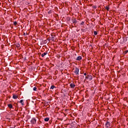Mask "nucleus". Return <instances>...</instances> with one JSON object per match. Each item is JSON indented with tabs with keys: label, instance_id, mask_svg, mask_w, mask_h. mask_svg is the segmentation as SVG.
Segmentation results:
<instances>
[{
	"label": "nucleus",
	"instance_id": "nucleus-14",
	"mask_svg": "<svg viewBox=\"0 0 128 128\" xmlns=\"http://www.w3.org/2000/svg\"><path fill=\"white\" fill-rule=\"evenodd\" d=\"M94 36H96L98 34V32H96L94 31Z\"/></svg>",
	"mask_w": 128,
	"mask_h": 128
},
{
	"label": "nucleus",
	"instance_id": "nucleus-7",
	"mask_svg": "<svg viewBox=\"0 0 128 128\" xmlns=\"http://www.w3.org/2000/svg\"><path fill=\"white\" fill-rule=\"evenodd\" d=\"M18 96L16 95H13V98H14V100H16V98H18Z\"/></svg>",
	"mask_w": 128,
	"mask_h": 128
},
{
	"label": "nucleus",
	"instance_id": "nucleus-13",
	"mask_svg": "<svg viewBox=\"0 0 128 128\" xmlns=\"http://www.w3.org/2000/svg\"><path fill=\"white\" fill-rule=\"evenodd\" d=\"M16 24H18V22H14V26H16Z\"/></svg>",
	"mask_w": 128,
	"mask_h": 128
},
{
	"label": "nucleus",
	"instance_id": "nucleus-16",
	"mask_svg": "<svg viewBox=\"0 0 128 128\" xmlns=\"http://www.w3.org/2000/svg\"><path fill=\"white\" fill-rule=\"evenodd\" d=\"M106 10H110V8H109L108 7H106Z\"/></svg>",
	"mask_w": 128,
	"mask_h": 128
},
{
	"label": "nucleus",
	"instance_id": "nucleus-4",
	"mask_svg": "<svg viewBox=\"0 0 128 128\" xmlns=\"http://www.w3.org/2000/svg\"><path fill=\"white\" fill-rule=\"evenodd\" d=\"M47 54H48V52H44L43 54H41V56H42V58H44V56H46Z\"/></svg>",
	"mask_w": 128,
	"mask_h": 128
},
{
	"label": "nucleus",
	"instance_id": "nucleus-20",
	"mask_svg": "<svg viewBox=\"0 0 128 128\" xmlns=\"http://www.w3.org/2000/svg\"><path fill=\"white\" fill-rule=\"evenodd\" d=\"M24 36H26V34L24 33Z\"/></svg>",
	"mask_w": 128,
	"mask_h": 128
},
{
	"label": "nucleus",
	"instance_id": "nucleus-8",
	"mask_svg": "<svg viewBox=\"0 0 128 128\" xmlns=\"http://www.w3.org/2000/svg\"><path fill=\"white\" fill-rule=\"evenodd\" d=\"M8 106L10 108H12V104H8Z\"/></svg>",
	"mask_w": 128,
	"mask_h": 128
},
{
	"label": "nucleus",
	"instance_id": "nucleus-6",
	"mask_svg": "<svg viewBox=\"0 0 128 128\" xmlns=\"http://www.w3.org/2000/svg\"><path fill=\"white\" fill-rule=\"evenodd\" d=\"M82 56H78V57L77 58L76 60H82Z\"/></svg>",
	"mask_w": 128,
	"mask_h": 128
},
{
	"label": "nucleus",
	"instance_id": "nucleus-10",
	"mask_svg": "<svg viewBox=\"0 0 128 128\" xmlns=\"http://www.w3.org/2000/svg\"><path fill=\"white\" fill-rule=\"evenodd\" d=\"M20 104H22V106H24V100H21L20 102Z\"/></svg>",
	"mask_w": 128,
	"mask_h": 128
},
{
	"label": "nucleus",
	"instance_id": "nucleus-17",
	"mask_svg": "<svg viewBox=\"0 0 128 128\" xmlns=\"http://www.w3.org/2000/svg\"><path fill=\"white\" fill-rule=\"evenodd\" d=\"M84 24V22H82L81 24Z\"/></svg>",
	"mask_w": 128,
	"mask_h": 128
},
{
	"label": "nucleus",
	"instance_id": "nucleus-3",
	"mask_svg": "<svg viewBox=\"0 0 128 128\" xmlns=\"http://www.w3.org/2000/svg\"><path fill=\"white\" fill-rule=\"evenodd\" d=\"M106 128H110V122H107L106 124Z\"/></svg>",
	"mask_w": 128,
	"mask_h": 128
},
{
	"label": "nucleus",
	"instance_id": "nucleus-11",
	"mask_svg": "<svg viewBox=\"0 0 128 128\" xmlns=\"http://www.w3.org/2000/svg\"><path fill=\"white\" fill-rule=\"evenodd\" d=\"M54 88H56V86H52L50 87V89L54 90Z\"/></svg>",
	"mask_w": 128,
	"mask_h": 128
},
{
	"label": "nucleus",
	"instance_id": "nucleus-9",
	"mask_svg": "<svg viewBox=\"0 0 128 128\" xmlns=\"http://www.w3.org/2000/svg\"><path fill=\"white\" fill-rule=\"evenodd\" d=\"M44 120L45 122H48V120H50V118H45L44 119Z\"/></svg>",
	"mask_w": 128,
	"mask_h": 128
},
{
	"label": "nucleus",
	"instance_id": "nucleus-2",
	"mask_svg": "<svg viewBox=\"0 0 128 128\" xmlns=\"http://www.w3.org/2000/svg\"><path fill=\"white\" fill-rule=\"evenodd\" d=\"M36 118H33L31 120V124H36Z\"/></svg>",
	"mask_w": 128,
	"mask_h": 128
},
{
	"label": "nucleus",
	"instance_id": "nucleus-18",
	"mask_svg": "<svg viewBox=\"0 0 128 128\" xmlns=\"http://www.w3.org/2000/svg\"><path fill=\"white\" fill-rule=\"evenodd\" d=\"M84 76H86V73H84Z\"/></svg>",
	"mask_w": 128,
	"mask_h": 128
},
{
	"label": "nucleus",
	"instance_id": "nucleus-5",
	"mask_svg": "<svg viewBox=\"0 0 128 128\" xmlns=\"http://www.w3.org/2000/svg\"><path fill=\"white\" fill-rule=\"evenodd\" d=\"M70 88H74V86H76V85L74 84H70Z\"/></svg>",
	"mask_w": 128,
	"mask_h": 128
},
{
	"label": "nucleus",
	"instance_id": "nucleus-1",
	"mask_svg": "<svg viewBox=\"0 0 128 128\" xmlns=\"http://www.w3.org/2000/svg\"><path fill=\"white\" fill-rule=\"evenodd\" d=\"M74 72L76 74L78 75L79 74V72H80V69H78V68H75V70L74 71Z\"/></svg>",
	"mask_w": 128,
	"mask_h": 128
},
{
	"label": "nucleus",
	"instance_id": "nucleus-12",
	"mask_svg": "<svg viewBox=\"0 0 128 128\" xmlns=\"http://www.w3.org/2000/svg\"><path fill=\"white\" fill-rule=\"evenodd\" d=\"M34 90V92H36V87H34V88H33Z\"/></svg>",
	"mask_w": 128,
	"mask_h": 128
},
{
	"label": "nucleus",
	"instance_id": "nucleus-15",
	"mask_svg": "<svg viewBox=\"0 0 128 128\" xmlns=\"http://www.w3.org/2000/svg\"><path fill=\"white\" fill-rule=\"evenodd\" d=\"M128 50H126L125 52H124V54H128Z\"/></svg>",
	"mask_w": 128,
	"mask_h": 128
},
{
	"label": "nucleus",
	"instance_id": "nucleus-19",
	"mask_svg": "<svg viewBox=\"0 0 128 128\" xmlns=\"http://www.w3.org/2000/svg\"><path fill=\"white\" fill-rule=\"evenodd\" d=\"M86 78H88V76H86Z\"/></svg>",
	"mask_w": 128,
	"mask_h": 128
}]
</instances>
